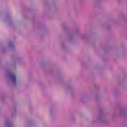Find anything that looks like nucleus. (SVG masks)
<instances>
[{"label": "nucleus", "mask_w": 127, "mask_h": 127, "mask_svg": "<svg viewBox=\"0 0 127 127\" xmlns=\"http://www.w3.org/2000/svg\"><path fill=\"white\" fill-rule=\"evenodd\" d=\"M11 81L14 83V84H16V75L14 74H12L10 75Z\"/></svg>", "instance_id": "1"}]
</instances>
